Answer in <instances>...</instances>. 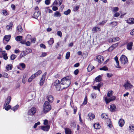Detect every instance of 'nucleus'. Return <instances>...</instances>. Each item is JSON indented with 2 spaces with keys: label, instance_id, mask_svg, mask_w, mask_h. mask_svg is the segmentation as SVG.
<instances>
[{
  "label": "nucleus",
  "instance_id": "50",
  "mask_svg": "<svg viewBox=\"0 0 134 134\" xmlns=\"http://www.w3.org/2000/svg\"><path fill=\"white\" fill-rule=\"evenodd\" d=\"M129 128L131 131H132L134 130V125H130L129 126Z\"/></svg>",
  "mask_w": 134,
  "mask_h": 134
},
{
  "label": "nucleus",
  "instance_id": "15",
  "mask_svg": "<svg viewBox=\"0 0 134 134\" xmlns=\"http://www.w3.org/2000/svg\"><path fill=\"white\" fill-rule=\"evenodd\" d=\"M124 86L126 89H129L130 88H131L132 87V85L130 83H125L124 85Z\"/></svg>",
  "mask_w": 134,
  "mask_h": 134
},
{
  "label": "nucleus",
  "instance_id": "46",
  "mask_svg": "<svg viewBox=\"0 0 134 134\" xmlns=\"http://www.w3.org/2000/svg\"><path fill=\"white\" fill-rule=\"evenodd\" d=\"M16 57V55L15 54H12L10 56V59L11 60H13Z\"/></svg>",
  "mask_w": 134,
  "mask_h": 134
},
{
  "label": "nucleus",
  "instance_id": "8",
  "mask_svg": "<svg viewBox=\"0 0 134 134\" xmlns=\"http://www.w3.org/2000/svg\"><path fill=\"white\" fill-rule=\"evenodd\" d=\"M47 74L46 72H45L42 75L40 82V85L42 86L43 84L45 79V76Z\"/></svg>",
  "mask_w": 134,
  "mask_h": 134
},
{
  "label": "nucleus",
  "instance_id": "35",
  "mask_svg": "<svg viewBox=\"0 0 134 134\" xmlns=\"http://www.w3.org/2000/svg\"><path fill=\"white\" fill-rule=\"evenodd\" d=\"M60 14L58 11L55 12L54 14V16L57 17H60L61 16Z\"/></svg>",
  "mask_w": 134,
  "mask_h": 134
},
{
  "label": "nucleus",
  "instance_id": "40",
  "mask_svg": "<svg viewBox=\"0 0 134 134\" xmlns=\"http://www.w3.org/2000/svg\"><path fill=\"white\" fill-rule=\"evenodd\" d=\"M42 73V71L40 70H39L37 71L36 73L34 74L35 75L36 77L38 76L41 74Z\"/></svg>",
  "mask_w": 134,
  "mask_h": 134
},
{
  "label": "nucleus",
  "instance_id": "21",
  "mask_svg": "<svg viewBox=\"0 0 134 134\" xmlns=\"http://www.w3.org/2000/svg\"><path fill=\"white\" fill-rule=\"evenodd\" d=\"M13 26V24L12 22H11L9 25H8L6 26V28L8 30H12V27Z\"/></svg>",
  "mask_w": 134,
  "mask_h": 134
},
{
  "label": "nucleus",
  "instance_id": "13",
  "mask_svg": "<svg viewBox=\"0 0 134 134\" xmlns=\"http://www.w3.org/2000/svg\"><path fill=\"white\" fill-rule=\"evenodd\" d=\"M124 120L122 119H120L119 121V125L121 127H122L124 125Z\"/></svg>",
  "mask_w": 134,
  "mask_h": 134
},
{
  "label": "nucleus",
  "instance_id": "1",
  "mask_svg": "<svg viewBox=\"0 0 134 134\" xmlns=\"http://www.w3.org/2000/svg\"><path fill=\"white\" fill-rule=\"evenodd\" d=\"M61 89L62 90L67 88L70 85L71 81L69 77H64L61 80Z\"/></svg>",
  "mask_w": 134,
  "mask_h": 134
},
{
  "label": "nucleus",
  "instance_id": "36",
  "mask_svg": "<svg viewBox=\"0 0 134 134\" xmlns=\"http://www.w3.org/2000/svg\"><path fill=\"white\" fill-rule=\"evenodd\" d=\"M113 93V92L112 91L110 90V91H109L107 94V96L108 97H110L111 96Z\"/></svg>",
  "mask_w": 134,
  "mask_h": 134
},
{
  "label": "nucleus",
  "instance_id": "27",
  "mask_svg": "<svg viewBox=\"0 0 134 134\" xmlns=\"http://www.w3.org/2000/svg\"><path fill=\"white\" fill-rule=\"evenodd\" d=\"M48 43L50 45H52L54 43V40L53 38H51L50 40L48 42Z\"/></svg>",
  "mask_w": 134,
  "mask_h": 134
},
{
  "label": "nucleus",
  "instance_id": "31",
  "mask_svg": "<svg viewBox=\"0 0 134 134\" xmlns=\"http://www.w3.org/2000/svg\"><path fill=\"white\" fill-rule=\"evenodd\" d=\"M101 76L100 75H99L96 78L95 80L96 82H99L101 81Z\"/></svg>",
  "mask_w": 134,
  "mask_h": 134
},
{
  "label": "nucleus",
  "instance_id": "23",
  "mask_svg": "<svg viewBox=\"0 0 134 134\" xmlns=\"http://www.w3.org/2000/svg\"><path fill=\"white\" fill-rule=\"evenodd\" d=\"M36 77V76L35 75L33 74L28 79V81L29 82H30L32 81L33 79H34Z\"/></svg>",
  "mask_w": 134,
  "mask_h": 134
},
{
  "label": "nucleus",
  "instance_id": "55",
  "mask_svg": "<svg viewBox=\"0 0 134 134\" xmlns=\"http://www.w3.org/2000/svg\"><path fill=\"white\" fill-rule=\"evenodd\" d=\"M57 35L59 36L60 37H61L62 36V33L60 31H58L57 32Z\"/></svg>",
  "mask_w": 134,
  "mask_h": 134
},
{
  "label": "nucleus",
  "instance_id": "38",
  "mask_svg": "<svg viewBox=\"0 0 134 134\" xmlns=\"http://www.w3.org/2000/svg\"><path fill=\"white\" fill-rule=\"evenodd\" d=\"M99 70H100L107 71L108 70V68L106 66H104L100 68Z\"/></svg>",
  "mask_w": 134,
  "mask_h": 134
},
{
  "label": "nucleus",
  "instance_id": "17",
  "mask_svg": "<svg viewBox=\"0 0 134 134\" xmlns=\"http://www.w3.org/2000/svg\"><path fill=\"white\" fill-rule=\"evenodd\" d=\"M58 1H59V6L60 5L62 2V0H55L53 3V4L56 5H58Z\"/></svg>",
  "mask_w": 134,
  "mask_h": 134
},
{
  "label": "nucleus",
  "instance_id": "7",
  "mask_svg": "<svg viewBox=\"0 0 134 134\" xmlns=\"http://www.w3.org/2000/svg\"><path fill=\"white\" fill-rule=\"evenodd\" d=\"M95 60L99 63H101L104 60L102 56L99 55L96 57Z\"/></svg>",
  "mask_w": 134,
  "mask_h": 134
},
{
  "label": "nucleus",
  "instance_id": "30",
  "mask_svg": "<svg viewBox=\"0 0 134 134\" xmlns=\"http://www.w3.org/2000/svg\"><path fill=\"white\" fill-rule=\"evenodd\" d=\"M65 132L66 134H71V130L69 128L65 129Z\"/></svg>",
  "mask_w": 134,
  "mask_h": 134
},
{
  "label": "nucleus",
  "instance_id": "3",
  "mask_svg": "<svg viewBox=\"0 0 134 134\" xmlns=\"http://www.w3.org/2000/svg\"><path fill=\"white\" fill-rule=\"evenodd\" d=\"M53 85L55 86L57 91H59L62 90V89H61L62 86L61 81H60L59 80H56L54 82Z\"/></svg>",
  "mask_w": 134,
  "mask_h": 134
},
{
  "label": "nucleus",
  "instance_id": "24",
  "mask_svg": "<svg viewBox=\"0 0 134 134\" xmlns=\"http://www.w3.org/2000/svg\"><path fill=\"white\" fill-rule=\"evenodd\" d=\"M23 51L25 52V53H26V55L28 54L31 52H32V50L31 49L27 48L26 49L25 51Z\"/></svg>",
  "mask_w": 134,
  "mask_h": 134
},
{
  "label": "nucleus",
  "instance_id": "43",
  "mask_svg": "<svg viewBox=\"0 0 134 134\" xmlns=\"http://www.w3.org/2000/svg\"><path fill=\"white\" fill-rule=\"evenodd\" d=\"M119 8L117 7H114L113 8V10L112 12H117L119 10Z\"/></svg>",
  "mask_w": 134,
  "mask_h": 134
},
{
  "label": "nucleus",
  "instance_id": "4",
  "mask_svg": "<svg viewBox=\"0 0 134 134\" xmlns=\"http://www.w3.org/2000/svg\"><path fill=\"white\" fill-rule=\"evenodd\" d=\"M120 61L121 63L125 64L127 62L128 60L127 57L124 55H122L120 58Z\"/></svg>",
  "mask_w": 134,
  "mask_h": 134
},
{
  "label": "nucleus",
  "instance_id": "58",
  "mask_svg": "<svg viewBox=\"0 0 134 134\" xmlns=\"http://www.w3.org/2000/svg\"><path fill=\"white\" fill-rule=\"evenodd\" d=\"M3 77L5 78H8V74L6 73H4L3 74Z\"/></svg>",
  "mask_w": 134,
  "mask_h": 134
},
{
  "label": "nucleus",
  "instance_id": "32",
  "mask_svg": "<svg viewBox=\"0 0 134 134\" xmlns=\"http://www.w3.org/2000/svg\"><path fill=\"white\" fill-rule=\"evenodd\" d=\"M17 29L18 32H21L23 31V30L21 26L20 25H19L18 26Z\"/></svg>",
  "mask_w": 134,
  "mask_h": 134
},
{
  "label": "nucleus",
  "instance_id": "42",
  "mask_svg": "<svg viewBox=\"0 0 134 134\" xmlns=\"http://www.w3.org/2000/svg\"><path fill=\"white\" fill-rule=\"evenodd\" d=\"M70 53L69 52H67L66 54L65 58L66 59H68L70 56Z\"/></svg>",
  "mask_w": 134,
  "mask_h": 134
},
{
  "label": "nucleus",
  "instance_id": "64",
  "mask_svg": "<svg viewBox=\"0 0 134 134\" xmlns=\"http://www.w3.org/2000/svg\"><path fill=\"white\" fill-rule=\"evenodd\" d=\"M79 71L78 69H77L74 72V74L75 75H77L79 72Z\"/></svg>",
  "mask_w": 134,
  "mask_h": 134
},
{
  "label": "nucleus",
  "instance_id": "18",
  "mask_svg": "<svg viewBox=\"0 0 134 134\" xmlns=\"http://www.w3.org/2000/svg\"><path fill=\"white\" fill-rule=\"evenodd\" d=\"M127 22L128 24H134V18H130L127 20Z\"/></svg>",
  "mask_w": 134,
  "mask_h": 134
},
{
  "label": "nucleus",
  "instance_id": "6",
  "mask_svg": "<svg viewBox=\"0 0 134 134\" xmlns=\"http://www.w3.org/2000/svg\"><path fill=\"white\" fill-rule=\"evenodd\" d=\"M36 111V109L35 108L33 107L29 110L28 114L29 115H32L35 113Z\"/></svg>",
  "mask_w": 134,
  "mask_h": 134
},
{
  "label": "nucleus",
  "instance_id": "54",
  "mask_svg": "<svg viewBox=\"0 0 134 134\" xmlns=\"http://www.w3.org/2000/svg\"><path fill=\"white\" fill-rule=\"evenodd\" d=\"M40 124V122H37L35 124V125L34 126V128H36L37 127V126L38 125H39Z\"/></svg>",
  "mask_w": 134,
  "mask_h": 134
},
{
  "label": "nucleus",
  "instance_id": "52",
  "mask_svg": "<svg viewBox=\"0 0 134 134\" xmlns=\"http://www.w3.org/2000/svg\"><path fill=\"white\" fill-rule=\"evenodd\" d=\"M114 42H115L119 40L120 39L119 37H116L113 38Z\"/></svg>",
  "mask_w": 134,
  "mask_h": 134
},
{
  "label": "nucleus",
  "instance_id": "47",
  "mask_svg": "<svg viewBox=\"0 0 134 134\" xmlns=\"http://www.w3.org/2000/svg\"><path fill=\"white\" fill-rule=\"evenodd\" d=\"M26 54L25 53V52L23 51L20 54V56L21 58L23 57L24 56H26Z\"/></svg>",
  "mask_w": 134,
  "mask_h": 134
},
{
  "label": "nucleus",
  "instance_id": "29",
  "mask_svg": "<svg viewBox=\"0 0 134 134\" xmlns=\"http://www.w3.org/2000/svg\"><path fill=\"white\" fill-rule=\"evenodd\" d=\"M93 126L94 128L96 129H99L100 127V126L98 123H96L94 124Z\"/></svg>",
  "mask_w": 134,
  "mask_h": 134
},
{
  "label": "nucleus",
  "instance_id": "2",
  "mask_svg": "<svg viewBox=\"0 0 134 134\" xmlns=\"http://www.w3.org/2000/svg\"><path fill=\"white\" fill-rule=\"evenodd\" d=\"M51 109V106L49 104V102L47 101H45L43 105V110L44 112L47 113Z\"/></svg>",
  "mask_w": 134,
  "mask_h": 134
},
{
  "label": "nucleus",
  "instance_id": "16",
  "mask_svg": "<svg viewBox=\"0 0 134 134\" xmlns=\"http://www.w3.org/2000/svg\"><path fill=\"white\" fill-rule=\"evenodd\" d=\"M133 43L132 42L128 43L127 45V49L129 50H131L132 48Z\"/></svg>",
  "mask_w": 134,
  "mask_h": 134
},
{
  "label": "nucleus",
  "instance_id": "48",
  "mask_svg": "<svg viewBox=\"0 0 134 134\" xmlns=\"http://www.w3.org/2000/svg\"><path fill=\"white\" fill-rule=\"evenodd\" d=\"M20 66L23 69H24L25 67V64L22 63L19 64Z\"/></svg>",
  "mask_w": 134,
  "mask_h": 134
},
{
  "label": "nucleus",
  "instance_id": "5",
  "mask_svg": "<svg viewBox=\"0 0 134 134\" xmlns=\"http://www.w3.org/2000/svg\"><path fill=\"white\" fill-rule=\"evenodd\" d=\"M115 99V97L114 96H112L111 97L108 98L106 97L105 100L106 103L107 104L111 101H113Z\"/></svg>",
  "mask_w": 134,
  "mask_h": 134
},
{
  "label": "nucleus",
  "instance_id": "11",
  "mask_svg": "<svg viewBox=\"0 0 134 134\" xmlns=\"http://www.w3.org/2000/svg\"><path fill=\"white\" fill-rule=\"evenodd\" d=\"M116 109V105L114 104H112L110 105V110L111 112H114Z\"/></svg>",
  "mask_w": 134,
  "mask_h": 134
},
{
  "label": "nucleus",
  "instance_id": "45",
  "mask_svg": "<svg viewBox=\"0 0 134 134\" xmlns=\"http://www.w3.org/2000/svg\"><path fill=\"white\" fill-rule=\"evenodd\" d=\"M109 24H112V26L114 27L115 26L117 25V23L116 22H113L110 23Z\"/></svg>",
  "mask_w": 134,
  "mask_h": 134
},
{
  "label": "nucleus",
  "instance_id": "9",
  "mask_svg": "<svg viewBox=\"0 0 134 134\" xmlns=\"http://www.w3.org/2000/svg\"><path fill=\"white\" fill-rule=\"evenodd\" d=\"M49 128L50 126L48 125H47L46 126H41V129L44 131H48Z\"/></svg>",
  "mask_w": 134,
  "mask_h": 134
},
{
  "label": "nucleus",
  "instance_id": "51",
  "mask_svg": "<svg viewBox=\"0 0 134 134\" xmlns=\"http://www.w3.org/2000/svg\"><path fill=\"white\" fill-rule=\"evenodd\" d=\"M87 103V98L86 97H85V98L83 102V104H86Z\"/></svg>",
  "mask_w": 134,
  "mask_h": 134
},
{
  "label": "nucleus",
  "instance_id": "60",
  "mask_svg": "<svg viewBox=\"0 0 134 134\" xmlns=\"http://www.w3.org/2000/svg\"><path fill=\"white\" fill-rule=\"evenodd\" d=\"M118 45L117 43L114 44L112 45L111 46L114 49Z\"/></svg>",
  "mask_w": 134,
  "mask_h": 134
},
{
  "label": "nucleus",
  "instance_id": "28",
  "mask_svg": "<svg viewBox=\"0 0 134 134\" xmlns=\"http://www.w3.org/2000/svg\"><path fill=\"white\" fill-rule=\"evenodd\" d=\"M102 118L104 119L108 118V117L106 113H103L101 115Z\"/></svg>",
  "mask_w": 134,
  "mask_h": 134
},
{
  "label": "nucleus",
  "instance_id": "20",
  "mask_svg": "<svg viewBox=\"0 0 134 134\" xmlns=\"http://www.w3.org/2000/svg\"><path fill=\"white\" fill-rule=\"evenodd\" d=\"M94 68L93 66L92 65H89L87 67V70L88 72H90Z\"/></svg>",
  "mask_w": 134,
  "mask_h": 134
},
{
  "label": "nucleus",
  "instance_id": "61",
  "mask_svg": "<svg viewBox=\"0 0 134 134\" xmlns=\"http://www.w3.org/2000/svg\"><path fill=\"white\" fill-rule=\"evenodd\" d=\"M45 3L47 5H48L50 4V0H46L45 1Z\"/></svg>",
  "mask_w": 134,
  "mask_h": 134
},
{
  "label": "nucleus",
  "instance_id": "34",
  "mask_svg": "<svg viewBox=\"0 0 134 134\" xmlns=\"http://www.w3.org/2000/svg\"><path fill=\"white\" fill-rule=\"evenodd\" d=\"M22 37L21 36H18L15 38V40L17 41H21L22 38Z\"/></svg>",
  "mask_w": 134,
  "mask_h": 134
},
{
  "label": "nucleus",
  "instance_id": "62",
  "mask_svg": "<svg viewBox=\"0 0 134 134\" xmlns=\"http://www.w3.org/2000/svg\"><path fill=\"white\" fill-rule=\"evenodd\" d=\"M93 89L95 90H98L99 92L100 91V89L99 88H98L97 86H94L93 87Z\"/></svg>",
  "mask_w": 134,
  "mask_h": 134
},
{
  "label": "nucleus",
  "instance_id": "53",
  "mask_svg": "<svg viewBox=\"0 0 134 134\" xmlns=\"http://www.w3.org/2000/svg\"><path fill=\"white\" fill-rule=\"evenodd\" d=\"M120 15V14L118 12L115 13L114 15V17H117Z\"/></svg>",
  "mask_w": 134,
  "mask_h": 134
},
{
  "label": "nucleus",
  "instance_id": "57",
  "mask_svg": "<svg viewBox=\"0 0 134 134\" xmlns=\"http://www.w3.org/2000/svg\"><path fill=\"white\" fill-rule=\"evenodd\" d=\"M91 97L93 98H95L96 97V94L94 93H92L91 94Z\"/></svg>",
  "mask_w": 134,
  "mask_h": 134
},
{
  "label": "nucleus",
  "instance_id": "44",
  "mask_svg": "<svg viewBox=\"0 0 134 134\" xmlns=\"http://www.w3.org/2000/svg\"><path fill=\"white\" fill-rule=\"evenodd\" d=\"M70 125L72 127L74 128L76 126V123L75 122H71Z\"/></svg>",
  "mask_w": 134,
  "mask_h": 134
},
{
  "label": "nucleus",
  "instance_id": "49",
  "mask_svg": "<svg viewBox=\"0 0 134 134\" xmlns=\"http://www.w3.org/2000/svg\"><path fill=\"white\" fill-rule=\"evenodd\" d=\"M47 55V54L46 52H43L42 53L41 55H40L41 57H44Z\"/></svg>",
  "mask_w": 134,
  "mask_h": 134
},
{
  "label": "nucleus",
  "instance_id": "33",
  "mask_svg": "<svg viewBox=\"0 0 134 134\" xmlns=\"http://www.w3.org/2000/svg\"><path fill=\"white\" fill-rule=\"evenodd\" d=\"M90 120H93L95 118V115L92 113H89L88 114Z\"/></svg>",
  "mask_w": 134,
  "mask_h": 134
},
{
  "label": "nucleus",
  "instance_id": "56",
  "mask_svg": "<svg viewBox=\"0 0 134 134\" xmlns=\"http://www.w3.org/2000/svg\"><path fill=\"white\" fill-rule=\"evenodd\" d=\"M11 48V46L9 45H7L5 47V49L6 50H9Z\"/></svg>",
  "mask_w": 134,
  "mask_h": 134
},
{
  "label": "nucleus",
  "instance_id": "39",
  "mask_svg": "<svg viewBox=\"0 0 134 134\" xmlns=\"http://www.w3.org/2000/svg\"><path fill=\"white\" fill-rule=\"evenodd\" d=\"M19 107V105H18L17 104L15 106L13 107V108H11V109L14 111H15L16 110H17Z\"/></svg>",
  "mask_w": 134,
  "mask_h": 134
},
{
  "label": "nucleus",
  "instance_id": "41",
  "mask_svg": "<svg viewBox=\"0 0 134 134\" xmlns=\"http://www.w3.org/2000/svg\"><path fill=\"white\" fill-rule=\"evenodd\" d=\"M70 12H71V10H70V9H68L66 11L64 12V14L65 15H67L68 14H70Z\"/></svg>",
  "mask_w": 134,
  "mask_h": 134
},
{
  "label": "nucleus",
  "instance_id": "19",
  "mask_svg": "<svg viewBox=\"0 0 134 134\" xmlns=\"http://www.w3.org/2000/svg\"><path fill=\"white\" fill-rule=\"evenodd\" d=\"M114 59L116 63L117 66L116 67L117 68H120V67L119 66V63L118 61V58L117 56H116L114 58Z\"/></svg>",
  "mask_w": 134,
  "mask_h": 134
},
{
  "label": "nucleus",
  "instance_id": "25",
  "mask_svg": "<svg viewBox=\"0 0 134 134\" xmlns=\"http://www.w3.org/2000/svg\"><path fill=\"white\" fill-rule=\"evenodd\" d=\"M13 66L11 64H8L6 66V68L8 71L12 69Z\"/></svg>",
  "mask_w": 134,
  "mask_h": 134
},
{
  "label": "nucleus",
  "instance_id": "14",
  "mask_svg": "<svg viewBox=\"0 0 134 134\" xmlns=\"http://www.w3.org/2000/svg\"><path fill=\"white\" fill-rule=\"evenodd\" d=\"M11 100V97L10 96H8L5 100L4 105H8L10 103Z\"/></svg>",
  "mask_w": 134,
  "mask_h": 134
},
{
  "label": "nucleus",
  "instance_id": "12",
  "mask_svg": "<svg viewBox=\"0 0 134 134\" xmlns=\"http://www.w3.org/2000/svg\"><path fill=\"white\" fill-rule=\"evenodd\" d=\"M47 98L49 102L52 103L54 100L53 97L51 95H49L47 97Z\"/></svg>",
  "mask_w": 134,
  "mask_h": 134
},
{
  "label": "nucleus",
  "instance_id": "22",
  "mask_svg": "<svg viewBox=\"0 0 134 134\" xmlns=\"http://www.w3.org/2000/svg\"><path fill=\"white\" fill-rule=\"evenodd\" d=\"M10 35H5L4 36V38L6 41L8 42L10 38Z\"/></svg>",
  "mask_w": 134,
  "mask_h": 134
},
{
  "label": "nucleus",
  "instance_id": "10",
  "mask_svg": "<svg viewBox=\"0 0 134 134\" xmlns=\"http://www.w3.org/2000/svg\"><path fill=\"white\" fill-rule=\"evenodd\" d=\"M40 12L39 11H36L34 13L33 17L34 18L37 19L40 15Z\"/></svg>",
  "mask_w": 134,
  "mask_h": 134
},
{
  "label": "nucleus",
  "instance_id": "26",
  "mask_svg": "<svg viewBox=\"0 0 134 134\" xmlns=\"http://www.w3.org/2000/svg\"><path fill=\"white\" fill-rule=\"evenodd\" d=\"M4 108L7 111H8L9 110L11 109V106L10 105H4Z\"/></svg>",
  "mask_w": 134,
  "mask_h": 134
},
{
  "label": "nucleus",
  "instance_id": "63",
  "mask_svg": "<svg viewBox=\"0 0 134 134\" xmlns=\"http://www.w3.org/2000/svg\"><path fill=\"white\" fill-rule=\"evenodd\" d=\"M107 76L108 77H110L113 76V75L111 74L108 73L107 74Z\"/></svg>",
  "mask_w": 134,
  "mask_h": 134
},
{
  "label": "nucleus",
  "instance_id": "59",
  "mask_svg": "<svg viewBox=\"0 0 134 134\" xmlns=\"http://www.w3.org/2000/svg\"><path fill=\"white\" fill-rule=\"evenodd\" d=\"M3 58L5 60H7L8 59V57L7 56V54H5L3 55Z\"/></svg>",
  "mask_w": 134,
  "mask_h": 134
},
{
  "label": "nucleus",
  "instance_id": "37",
  "mask_svg": "<svg viewBox=\"0 0 134 134\" xmlns=\"http://www.w3.org/2000/svg\"><path fill=\"white\" fill-rule=\"evenodd\" d=\"M107 22V20H104L102 22L99 23L98 24V25H103L105 24Z\"/></svg>",
  "mask_w": 134,
  "mask_h": 134
}]
</instances>
